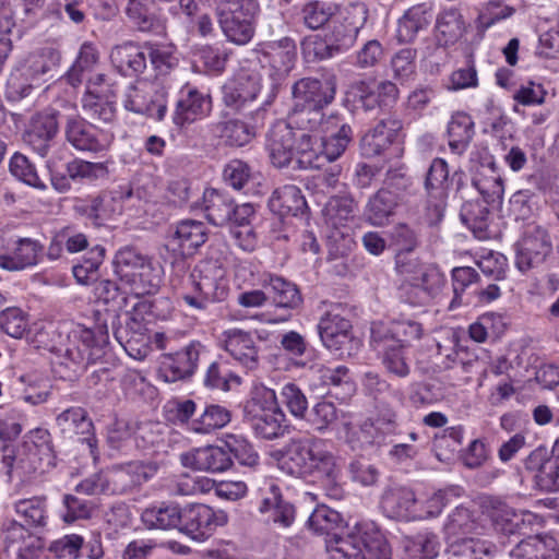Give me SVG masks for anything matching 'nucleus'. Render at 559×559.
Here are the masks:
<instances>
[{
    "mask_svg": "<svg viewBox=\"0 0 559 559\" xmlns=\"http://www.w3.org/2000/svg\"><path fill=\"white\" fill-rule=\"evenodd\" d=\"M270 454L284 473L296 477L317 476L326 496L335 500L343 497L341 460L326 448L323 439L293 438Z\"/></svg>",
    "mask_w": 559,
    "mask_h": 559,
    "instance_id": "1",
    "label": "nucleus"
},
{
    "mask_svg": "<svg viewBox=\"0 0 559 559\" xmlns=\"http://www.w3.org/2000/svg\"><path fill=\"white\" fill-rule=\"evenodd\" d=\"M326 542L332 559H391V548L373 523H360L345 536Z\"/></svg>",
    "mask_w": 559,
    "mask_h": 559,
    "instance_id": "2",
    "label": "nucleus"
},
{
    "mask_svg": "<svg viewBox=\"0 0 559 559\" xmlns=\"http://www.w3.org/2000/svg\"><path fill=\"white\" fill-rule=\"evenodd\" d=\"M108 343V331L100 337L91 329L78 326L69 334V343L64 349L60 366H64L68 373L64 378L73 379L86 370L91 364H95L103 356V347Z\"/></svg>",
    "mask_w": 559,
    "mask_h": 559,
    "instance_id": "3",
    "label": "nucleus"
},
{
    "mask_svg": "<svg viewBox=\"0 0 559 559\" xmlns=\"http://www.w3.org/2000/svg\"><path fill=\"white\" fill-rule=\"evenodd\" d=\"M368 19V9L362 2L349 3L341 9L332 19L330 32L326 34L329 56L343 52L354 46L359 32Z\"/></svg>",
    "mask_w": 559,
    "mask_h": 559,
    "instance_id": "4",
    "label": "nucleus"
},
{
    "mask_svg": "<svg viewBox=\"0 0 559 559\" xmlns=\"http://www.w3.org/2000/svg\"><path fill=\"white\" fill-rule=\"evenodd\" d=\"M297 47L289 37L261 44L247 55V70L251 72L287 73L294 67Z\"/></svg>",
    "mask_w": 559,
    "mask_h": 559,
    "instance_id": "5",
    "label": "nucleus"
},
{
    "mask_svg": "<svg viewBox=\"0 0 559 559\" xmlns=\"http://www.w3.org/2000/svg\"><path fill=\"white\" fill-rule=\"evenodd\" d=\"M293 97L295 102L294 117L317 118L319 110L332 103L335 97V83L331 80L320 81L311 78H304L293 85Z\"/></svg>",
    "mask_w": 559,
    "mask_h": 559,
    "instance_id": "6",
    "label": "nucleus"
},
{
    "mask_svg": "<svg viewBox=\"0 0 559 559\" xmlns=\"http://www.w3.org/2000/svg\"><path fill=\"white\" fill-rule=\"evenodd\" d=\"M201 209L210 223L214 225L230 224V233L236 240H241V227L245 222V205L239 206L226 195L219 193L216 189H206L202 195V203L191 204V209Z\"/></svg>",
    "mask_w": 559,
    "mask_h": 559,
    "instance_id": "7",
    "label": "nucleus"
},
{
    "mask_svg": "<svg viewBox=\"0 0 559 559\" xmlns=\"http://www.w3.org/2000/svg\"><path fill=\"white\" fill-rule=\"evenodd\" d=\"M64 136L73 148L94 154L108 151L115 139L112 132L97 128L79 115L66 118Z\"/></svg>",
    "mask_w": 559,
    "mask_h": 559,
    "instance_id": "8",
    "label": "nucleus"
},
{
    "mask_svg": "<svg viewBox=\"0 0 559 559\" xmlns=\"http://www.w3.org/2000/svg\"><path fill=\"white\" fill-rule=\"evenodd\" d=\"M324 346L340 357H349L358 348V341L352 335L350 321L334 309L328 311L318 324Z\"/></svg>",
    "mask_w": 559,
    "mask_h": 559,
    "instance_id": "9",
    "label": "nucleus"
},
{
    "mask_svg": "<svg viewBox=\"0 0 559 559\" xmlns=\"http://www.w3.org/2000/svg\"><path fill=\"white\" fill-rule=\"evenodd\" d=\"M123 103L127 110L157 121L163 120L167 111L166 91L146 81L130 85Z\"/></svg>",
    "mask_w": 559,
    "mask_h": 559,
    "instance_id": "10",
    "label": "nucleus"
},
{
    "mask_svg": "<svg viewBox=\"0 0 559 559\" xmlns=\"http://www.w3.org/2000/svg\"><path fill=\"white\" fill-rule=\"evenodd\" d=\"M59 131V112L46 109L33 115L23 134V141L40 157H46Z\"/></svg>",
    "mask_w": 559,
    "mask_h": 559,
    "instance_id": "11",
    "label": "nucleus"
},
{
    "mask_svg": "<svg viewBox=\"0 0 559 559\" xmlns=\"http://www.w3.org/2000/svg\"><path fill=\"white\" fill-rule=\"evenodd\" d=\"M239 459L237 449L231 442L226 441V449L217 445H206L183 452L180 462L185 467L209 473H221L228 469L233 464L230 454Z\"/></svg>",
    "mask_w": 559,
    "mask_h": 559,
    "instance_id": "12",
    "label": "nucleus"
},
{
    "mask_svg": "<svg viewBox=\"0 0 559 559\" xmlns=\"http://www.w3.org/2000/svg\"><path fill=\"white\" fill-rule=\"evenodd\" d=\"M157 472V465L152 462L131 461L107 469L111 495H123L138 489L148 481Z\"/></svg>",
    "mask_w": 559,
    "mask_h": 559,
    "instance_id": "13",
    "label": "nucleus"
},
{
    "mask_svg": "<svg viewBox=\"0 0 559 559\" xmlns=\"http://www.w3.org/2000/svg\"><path fill=\"white\" fill-rule=\"evenodd\" d=\"M180 532L194 540L209 538L217 526L226 523L223 512H215L211 507L202 503L189 504L181 512Z\"/></svg>",
    "mask_w": 559,
    "mask_h": 559,
    "instance_id": "14",
    "label": "nucleus"
},
{
    "mask_svg": "<svg viewBox=\"0 0 559 559\" xmlns=\"http://www.w3.org/2000/svg\"><path fill=\"white\" fill-rule=\"evenodd\" d=\"M251 503L261 513L271 512L272 521L283 527H289L295 521V507L283 499L280 487L272 479H265L262 487L252 493Z\"/></svg>",
    "mask_w": 559,
    "mask_h": 559,
    "instance_id": "15",
    "label": "nucleus"
},
{
    "mask_svg": "<svg viewBox=\"0 0 559 559\" xmlns=\"http://www.w3.org/2000/svg\"><path fill=\"white\" fill-rule=\"evenodd\" d=\"M547 230L538 225H528L518 243L515 265L522 272L540 265L551 252Z\"/></svg>",
    "mask_w": 559,
    "mask_h": 559,
    "instance_id": "16",
    "label": "nucleus"
},
{
    "mask_svg": "<svg viewBox=\"0 0 559 559\" xmlns=\"http://www.w3.org/2000/svg\"><path fill=\"white\" fill-rule=\"evenodd\" d=\"M402 201V193L392 183H388L370 195L364 209V218L372 226H385L396 214Z\"/></svg>",
    "mask_w": 559,
    "mask_h": 559,
    "instance_id": "17",
    "label": "nucleus"
},
{
    "mask_svg": "<svg viewBox=\"0 0 559 559\" xmlns=\"http://www.w3.org/2000/svg\"><path fill=\"white\" fill-rule=\"evenodd\" d=\"M428 209H432L437 219L443 216L449 194V169L442 158H435L425 177Z\"/></svg>",
    "mask_w": 559,
    "mask_h": 559,
    "instance_id": "18",
    "label": "nucleus"
},
{
    "mask_svg": "<svg viewBox=\"0 0 559 559\" xmlns=\"http://www.w3.org/2000/svg\"><path fill=\"white\" fill-rule=\"evenodd\" d=\"M75 211L95 226H104L116 215L121 214V197L114 191H102L97 195L91 197L81 204L75 205Z\"/></svg>",
    "mask_w": 559,
    "mask_h": 559,
    "instance_id": "19",
    "label": "nucleus"
},
{
    "mask_svg": "<svg viewBox=\"0 0 559 559\" xmlns=\"http://www.w3.org/2000/svg\"><path fill=\"white\" fill-rule=\"evenodd\" d=\"M1 463L5 475L10 479L16 476L23 480L45 469L40 464V459H37L36 455L27 451L22 442L17 445L12 443L3 444L1 447Z\"/></svg>",
    "mask_w": 559,
    "mask_h": 559,
    "instance_id": "20",
    "label": "nucleus"
},
{
    "mask_svg": "<svg viewBox=\"0 0 559 559\" xmlns=\"http://www.w3.org/2000/svg\"><path fill=\"white\" fill-rule=\"evenodd\" d=\"M56 424L63 435H76L82 443H86L91 454L96 455L97 439L94 424L83 407H70L56 417Z\"/></svg>",
    "mask_w": 559,
    "mask_h": 559,
    "instance_id": "21",
    "label": "nucleus"
},
{
    "mask_svg": "<svg viewBox=\"0 0 559 559\" xmlns=\"http://www.w3.org/2000/svg\"><path fill=\"white\" fill-rule=\"evenodd\" d=\"M296 132L289 122H275L266 141V148L272 164L278 168L286 167L295 156Z\"/></svg>",
    "mask_w": 559,
    "mask_h": 559,
    "instance_id": "22",
    "label": "nucleus"
},
{
    "mask_svg": "<svg viewBox=\"0 0 559 559\" xmlns=\"http://www.w3.org/2000/svg\"><path fill=\"white\" fill-rule=\"evenodd\" d=\"M171 230L168 245L173 251L183 257L192 255L207 240V228L200 221H180Z\"/></svg>",
    "mask_w": 559,
    "mask_h": 559,
    "instance_id": "23",
    "label": "nucleus"
},
{
    "mask_svg": "<svg viewBox=\"0 0 559 559\" xmlns=\"http://www.w3.org/2000/svg\"><path fill=\"white\" fill-rule=\"evenodd\" d=\"M200 343H191L182 350L166 355L160 367L165 381L176 382L193 376L200 356Z\"/></svg>",
    "mask_w": 559,
    "mask_h": 559,
    "instance_id": "24",
    "label": "nucleus"
},
{
    "mask_svg": "<svg viewBox=\"0 0 559 559\" xmlns=\"http://www.w3.org/2000/svg\"><path fill=\"white\" fill-rule=\"evenodd\" d=\"M370 342L376 350L383 352L382 362L389 372L401 378L408 376L409 366L405 361L403 354L405 346L389 342L384 325H372Z\"/></svg>",
    "mask_w": 559,
    "mask_h": 559,
    "instance_id": "25",
    "label": "nucleus"
},
{
    "mask_svg": "<svg viewBox=\"0 0 559 559\" xmlns=\"http://www.w3.org/2000/svg\"><path fill=\"white\" fill-rule=\"evenodd\" d=\"M285 414L276 407L247 411V423L253 435L265 440L284 437L287 426L284 425Z\"/></svg>",
    "mask_w": 559,
    "mask_h": 559,
    "instance_id": "26",
    "label": "nucleus"
},
{
    "mask_svg": "<svg viewBox=\"0 0 559 559\" xmlns=\"http://www.w3.org/2000/svg\"><path fill=\"white\" fill-rule=\"evenodd\" d=\"M415 275L411 278V290L416 293V299L408 297L409 304L413 306L426 305L431 298H435L445 285L444 274L435 265L419 267L415 271Z\"/></svg>",
    "mask_w": 559,
    "mask_h": 559,
    "instance_id": "27",
    "label": "nucleus"
},
{
    "mask_svg": "<svg viewBox=\"0 0 559 559\" xmlns=\"http://www.w3.org/2000/svg\"><path fill=\"white\" fill-rule=\"evenodd\" d=\"M381 507L388 516L400 520H417L423 513L418 510V499L406 487H394L384 491Z\"/></svg>",
    "mask_w": 559,
    "mask_h": 559,
    "instance_id": "28",
    "label": "nucleus"
},
{
    "mask_svg": "<svg viewBox=\"0 0 559 559\" xmlns=\"http://www.w3.org/2000/svg\"><path fill=\"white\" fill-rule=\"evenodd\" d=\"M491 518L496 530L506 535H526L536 520L532 512L516 511L500 501L493 507Z\"/></svg>",
    "mask_w": 559,
    "mask_h": 559,
    "instance_id": "29",
    "label": "nucleus"
},
{
    "mask_svg": "<svg viewBox=\"0 0 559 559\" xmlns=\"http://www.w3.org/2000/svg\"><path fill=\"white\" fill-rule=\"evenodd\" d=\"M397 415L391 407L378 411L376 417L366 419L359 428V440L368 445H381L397 430Z\"/></svg>",
    "mask_w": 559,
    "mask_h": 559,
    "instance_id": "30",
    "label": "nucleus"
},
{
    "mask_svg": "<svg viewBox=\"0 0 559 559\" xmlns=\"http://www.w3.org/2000/svg\"><path fill=\"white\" fill-rule=\"evenodd\" d=\"M402 123L397 119L381 120L372 130L365 134L360 142L361 153L366 157H374L385 152L395 141Z\"/></svg>",
    "mask_w": 559,
    "mask_h": 559,
    "instance_id": "31",
    "label": "nucleus"
},
{
    "mask_svg": "<svg viewBox=\"0 0 559 559\" xmlns=\"http://www.w3.org/2000/svg\"><path fill=\"white\" fill-rule=\"evenodd\" d=\"M146 44L140 46L132 41L115 46L110 51L114 67L123 75H138L146 67Z\"/></svg>",
    "mask_w": 559,
    "mask_h": 559,
    "instance_id": "32",
    "label": "nucleus"
},
{
    "mask_svg": "<svg viewBox=\"0 0 559 559\" xmlns=\"http://www.w3.org/2000/svg\"><path fill=\"white\" fill-rule=\"evenodd\" d=\"M472 183L483 197L485 203L499 204L501 202L504 193V183L493 160L481 164L477 168Z\"/></svg>",
    "mask_w": 559,
    "mask_h": 559,
    "instance_id": "33",
    "label": "nucleus"
},
{
    "mask_svg": "<svg viewBox=\"0 0 559 559\" xmlns=\"http://www.w3.org/2000/svg\"><path fill=\"white\" fill-rule=\"evenodd\" d=\"M433 19L432 7L419 3L407 9L399 20L397 37L400 41H413L419 32L426 29Z\"/></svg>",
    "mask_w": 559,
    "mask_h": 559,
    "instance_id": "34",
    "label": "nucleus"
},
{
    "mask_svg": "<svg viewBox=\"0 0 559 559\" xmlns=\"http://www.w3.org/2000/svg\"><path fill=\"white\" fill-rule=\"evenodd\" d=\"M391 245L396 250L395 263L401 274H411L413 265L406 262V254L419 246L418 233L407 224L400 223L390 231Z\"/></svg>",
    "mask_w": 559,
    "mask_h": 559,
    "instance_id": "35",
    "label": "nucleus"
},
{
    "mask_svg": "<svg viewBox=\"0 0 559 559\" xmlns=\"http://www.w3.org/2000/svg\"><path fill=\"white\" fill-rule=\"evenodd\" d=\"M219 24L228 40L245 44L243 0H225L219 7Z\"/></svg>",
    "mask_w": 559,
    "mask_h": 559,
    "instance_id": "36",
    "label": "nucleus"
},
{
    "mask_svg": "<svg viewBox=\"0 0 559 559\" xmlns=\"http://www.w3.org/2000/svg\"><path fill=\"white\" fill-rule=\"evenodd\" d=\"M211 110V102L194 88L182 93L176 105L173 117L175 124L183 127L202 118Z\"/></svg>",
    "mask_w": 559,
    "mask_h": 559,
    "instance_id": "37",
    "label": "nucleus"
},
{
    "mask_svg": "<svg viewBox=\"0 0 559 559\" xmlns=\"http://www.w3.org/2000/svg\"><path fill=\"white\" fill-rule=\"evenodd\" d=\"M61 53L58 49L47 46L31 52L25 59L23 74L32 80L44 76L53 78V71L60 64Z\"/></svg>",
    "mask_w": 559,
    "mask_h": 559,
    "instance_id": "38",
    "label": "nucleus"
},
{
    "mask_svg": "<svg viewBox=\"0 0 559 559\" xmlns=\"http://www.w3.org/2000/svg\"><path fill=\"white\" fill-rule=\"evenodd\" d=\"M321 384L329 388V393L345 401L355 392V382L352 380L349 370L345 366L330 368L324 365L312 367Z\"/></svg>",
    "mask_w": 559,
    "mask_h": 559,
    "instance_id": "39",
    "label": "nucleus"
},
{
    "mask_svg": "<svg viewBox=\"0 0 559 559\" xmlns=\"http://www.w3.org/2000/svg\"><path fill=\"white\" fill-rule=\"evenodd\" d=\"M269 207L281 217L297 216L307 210V202L301 190L295 185L277 188L269 199Z\"/></svg>",
    "mask_w": 559,
    "mask_h": 559,
    "instance_id": "40",
    "label": "nucleus"
},
{
    "mask_svg": "<svg viewBox=\"0 0 559 559\" xmlns=\"http://www.w3.org/2000/svg\"><path fill=\"white\" fill-rule=\"evenodd\" d=\"M43 251L39 241L32 238H20L12 254L0 255V267L7 271H21L36 265Z\"/></svg>",
    "mask_w": 559,
    "mask_h": 559,
    "instance_id": "41",
    "label": "nucleus"
},
{
    "mask_svg": "<svg viewBox=\"0 0 559 559\" xmlns=\"http://www.w3.org/2000/svg\"><path fill=\"white\" fill-rule=\"evenodd\" d=\"M557 540L551 536H528L510 551L511 559H559Z\"/></svg>",
    "mask_w": 559,
    "mask_h": 559,
    "instance_id": "42",
    "label": "nucleus"
},
{
    "mask_svg": "<svg viewBox=\"0 0 559 559\" xmlns=\"http://www.w3.org/2000/svg\"><path fill=\"white\" fill-rule=\"evenodd\" d=\"M181 512L182 509L177 503L160 502L146 508L142 512L141 519L148 528H178L180 531Z\"/></svg>",
    "mask_w": 559,
    "mask_h": 559,
    "instance_id": "43",
    "label": "nucleus"
},
{
    "mask_svg": "<svg viewBox=\"0 0 559 559\" xmlns=\"http://www.w3.org/2000/svg\"><path fill=\"white\" fill-rule=\"evenodd\" d=\"M124 317V324L117 325L116 321L119 320L120 316L116 309L112 310L111 326L114 336L126 349L133 350L134 345L144 340L146 326L142 319H139L129 311H126Z\"/></svg>",
    "mask_w": 559,
    "mask_h": 559,
    "instance_id": "44",
    "label": "nucleus"
},
{
    "mask_svg": "<svg viewBox=\"0 0 559 559\" xmlns=\"http://www.w3.org/2000/svg\"><path fill=\"white\" fill-rule=\"evenodd\" d=\"M447 133L451 152L462 155L475 134L472 117L462 111L453 114L448 123Z\"/></svg>",
    "mask_w": 559,
    "mask_h": 559,
    "instance_id": "45",
    "label": "nucleus"
},
{
    "mask_svg": "<svg viewBox=\"0 0 559 559\" xmlns=\"http://www.w3.org/2000/svg\"><path fill=\"white\" fill-rule=\"evenodd\" d=\"M150 260L134 247L126 246L119 249L112 260L114 273L126 285L133 282L135 274Z\"/></svg>",
    "mask_w": 559,
    "mask_h": 559,
    "instance_id": "46",
    "label": "nucleus"
},
{
    "mask_svg": "<svg viewBox=\"0 0 559 559\" xmlns=\"http://www.w3.org/2000/svg\"><path fill=\"white\" fill-rule=\"evenodd\" d=\"M436 37L442 45L456 43L465 32V21L456 8L442 10L436 17Z\"/></svg>",
    "mask_w": 559,
    "mask_h": 559,
    "instance_id": "47",
    "label": "nucleus"
},
{
    "mask_svg": "<svg viewBox=\"0 0 559 559\" xmlns=\"http://www.w3.org/2000/svg\"><path fill=\"white\" fill-rule=\"evenodd\" d=\"M23 445L40 459V464L45 468L56 465V454L50 432L41 427L27 431L22 439Z\"/></svg>",
    "mask_w": 559,
    "mask_h": 559,
    "instance_id": "48",
    "label": "nucleus"
},
{
    "mask_svg": "<svg viewBox=\"0 0 559 559\" xmlns=\"http://www.w3.org/2000/svg\"><path fill=\"white\" fill-rule=\"evenodd\" d=\"M492 549L491 543L474 537L447 540L449 559H484V557L491 555Z\"/></svg>",
    "mask_w": 559,
    "mask_h": 559,
    "instance_id": "49",
    "label": "nucleus"
},
{
    "mask_svg": "<svg viewBox=\"0 0 559 559\" xmlns=\"http://www.w3.org/2000/svg\"><path fill=\"white\" fill-rule=\"evenodd\" d=\"M478 527L474 511L460 506L456 507L449 515L443 525L445 542L476 533Z\"/></svg>",
    "mask_w": 559,
    "mask_h": 559,
    "instance_id": "50",
    "label": "nucleus"
},
{
    "mask_svg": "<svg viewBox=\"0 0 559 559\" xmlns=\"http://www.w3.org/2000/svg\"><path fill=\"white\" fill-rule=\"evenodd\" d=\"M337 5L323 0H309L302 4L299 15L302 24L311 31L322 28L336 14Z\"/></svg>",
    "mask_w": 559,
    "mask_h": 559,
    "instance_id": "51",
    "label": "nucleus"
},
{
    "mask_svg": "<svg viewBox=\"0 0 559 559\" xmlns=\"http://www.w3.org/2000/svg\"><path fill=\"white\" fill-rule=\"evenodd\" d=\"M489 210L478 201H468L463 204L460 212L461 221L473 231L478 239L487 237L489 226Z\"/></svg>",
    "mask_w": 559,
    "mask_h": 559,
    "instance_id": "52",
    "label": "nucleus"
},
{
    "mask_svg": "<svg viewBox=\"0 0 559 559\" xmlns=\"http://www.w3.org/2000/svg\"><path fill=\"white\" fill-rule=\"evenodd\" d=\"M146 60L150 63L156 75H167L179 63L176 56V48L173 45H156L146 43Z\"/></svg>",
    "mask_w": 559,
    "mask_h": 559,
    "instance_id": "53",
    "label": "nucleus"
},
{
    "mask_svg": "<svg viewBox=\"0 0 559 559\" xmlns=\"http://www.w3.org/2000/svg\"><path fill=\"white\" fill-rule=\"evenodd\" d=\"M230 421V413L221 405H207L201 416L191 421L190 428L197 433L207 435L225 427Z\"/></svg>",
    "mask_w": 559,
    "mask_h": 559,
    "instance_id": "54",
    "label": "nucleus"
},
{
    "mask_svg": "<svg viewBox=\"0 0 559 559\" xmlns=\"http://www.w3.org/2000/svg\"><path fill=\"white\" fill-rule=\"evenodd\" d=\"M326 243L330 259L346 257L355 247L353 228L348 224L328 226Z\"/></svg>",
    "mask_w": 559,
    "mask_h": 559,
    "instance_id": "55",
    "label": "nucleus"
},
{
    "mask_svg": "<svg viewBox=\"0 0 559 559\" xmlns=\"http://www.w3.org/2000/svg\"><path fill=\"white\" fill-rule=\"evenodd\" d=\"M106 249L96 245L92 247L84 255L82 261L73 266V275L81 284H88L98 278L99 266L104 262Z\"/></svg>",
    "mask_w": 559,
    "mask_h": 559,
    "instance_id": "56",
    "label": "nucleus"
},
{
    "mask_svg": "<svg viewBox=\"0 0 559 559\" xmlns=\"http://www.w3.org/2000/svg\"><path fill=\"white\" fill-rule=\"evenodd\" d=\"M14 510L24 520V525L28 527H44L47 523V508L44 497L21 499L14 503Z\"/></svg>",
    "mask_w": 559,
    "mask_h": 559,
    "instance_id": "57",
    "label": "nucleus"
},
{
    "mask_svg": "<svg viewBox=\"0 0 559 559\" xmlns=\"http://www.w3.org/2000/svg\"><path fill=\"white\" fill-rule=\"evenodd\" d=\"M264 287L272 293L273 301L277 307L294 309L302 301L297 286L282 277L270 276V283Z\"/></svg>",
    "mask_w": 559,
    "mask_h": 559,
    "instance_id": "58",
    "label": "nucleus"
},
{
    "mask_svg": "<svg viewBox=\"0 0 559 559\" xmlns=\"http://www.w3.org/2000/svg\"><path fill=\"white\" fill-rule=\"evenodd\" d=\"M464 438V428L453 426L436 435L433 440V451L439 461L445 462L452 459Z\"/></svg>",
    "mask_w": 559,
    "mask_h": 559,
    "instance_id": "59",
    "label": "nucleus"
},
{
    "mask_svg": "<svg viewBox=\"0 0 559 559\" xmlns=\"http://www.w3.org/2000/svg\"><path fill=\"white\" fill-rule=\"evenodd\" d=\"M160 283V269L154 266L150 259L138 272V274H135L134 281L130 282L128 286L136 297H140L155 294L158 290Z\"/></svg>",
    "mask_w": 559,
    "mask_h": 559,
    "instance_id": "60",
    "label": "nucleus"
},
{
    "mask_svg": "<svg viewBox=\"0 0 559 559\" xmlns=\"http://www.w3.org/2000/svg\"><path fill=\"white\" fill-rule=\"evenodd\" d=\"M295 155H298L297 163L301 168H321L323 166L321 152L317 153L313 148V141L317 142V138L310 135L305 129H297L295 131Z\"/></svg>",
    "mask_w": 559,
    "mask_h": 559,
    "instance_id": "61",
    "label": "nucleus"
},
{
    "mask_svg": "<svg viewBox=\"0 0 559 559\" xmlns=\"http://www.w3.org/2000/svg\"><path fill=\"white\" fill-rule=\"evenodd\" d=\"M341 514L325 506L318 507L308 520L309 527L321 535H326V539L333 538L336 530L342 525Z\"/></svg>",
    "mask_w": 559,
    "mask_h": 559,
    "instance_id": "62",
    "label": "nucleus"
},
{
    "mask_svg": "<svg viewBox=\"0 0 559 559\" xmlns=\"http://www.w3.org/2000/svg\"><path fill=\"white\" fill-rule=\"evenodd\" d=\"M348 95L353 97L355 104L366 111L381 106V99L377 93V81L373 79L358 80L352 83Z\"/></svg>",
    "mask_w": 559,
    "mask_h": 559,
    "instance_id": "63",
    "label": "nucleus"
},
{
    "mask_svg": "<svg viewBox=\"0 0 559 559\" xmlns=\"http://www.w3.org/2000/svg\"><path fill=\"white\" fill-rule=\"evenodd\" d=\"M357 203L350 195L333 197L325 205L328 226L347 224L354 217Z\"/></svg>",
    "mask_w": 559,
    "mask_h": 559,
    "instance_id": "64",
    "label": "nucleus"
}]
</instances>
